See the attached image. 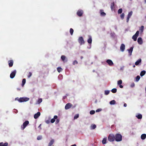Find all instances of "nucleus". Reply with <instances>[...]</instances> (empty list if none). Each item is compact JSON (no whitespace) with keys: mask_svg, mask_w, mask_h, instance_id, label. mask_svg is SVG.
<instances>
[{"mask_svg":"<svg viewBox=\"0 0 146 146\" xmlns=\"http://www.w3.org/2000/svg\"><path fill=\"white\" fill-rule=\"evenodd\" d=\"M115 141L117 142H119L122 140V136L119 133H117L115 135Z\"/></svg>","mask_w":146,"mask_h":146,"instance_id":"f257e3e1","label":"nucleus"},{"mask_svg":"<svg viewBox=\"0 0 146 146\" xmlns=\"http://www.w3.org/2000/svg\"><path fill=\"white\" fill-rule=\"evenodd\" d=\"M108 140L110 142H113L115 140V135L112 133L109 135L108 137Z\"/></svg>","mask_w":146,"mask_h":146,"instance_id":"f03ea898","label":"nucleus"},{"mask_svg":"<svg viewBox=\"0 0 146 146\" xmlns=\"http://www.w3.org/2000/svg\"><path fill=\"white\" fill-rule=\"evenodd\" d=\"M29 100V98L27 97L20 98L17 100L20 102H26Z\"/></svg>","mask_w":146,"mask_h":146,"instance_id":"7ed1b4c3","label":"nucleus"},{"mask_svg":"<svg viewBox=\"0 0 146 146\" xmlns=\"http://www.w3.org/2000/svg\"><path fill=\"white\" fill-rule=\"evenodd\" d=\"M29 122L28 121H26L23 123V124L21 126V129L22 130H24L26 127L29 124Z\"/></svg>","mask_w":146,"mask_h":146,"instance_id":"20e7f679","label":"nucleus"},{"mask_svg":"<svg viewBox=\"0 0 146 146\" xmlns=\"http://www.w3.org/2000/svg\"><path fill=\"white\" fill-rule=\"evenodd\" d=\"M78 41L81 45L84 44L85 42L82 36H80L79 37Z\"/></svg>","mask_w":146,"mask_h":146,"instance_id":"39448f33","label":"nucleus"},{"mask_svg":"<svg viewBox=\"0 0 146 146\" xmlns=\"http://www.w3.org/2000/svg\"><path fill=\"white\" fill-rule=\"evenodd\" d=\"M16 72L17 71L16 70H14L13 72H12L11 73L10 75V78L11 79L13 78L15 76L16 74Z\"/></svg>","mask_w":146,"mask_h":146,"instance_id":"423d86ee","label":"nucleus"},{"mask_svg":"<svg viewBox=\"0 0 146 146\" xmlns=\"http://www.w3.org/2000/svg\"><path fill=\"white\" fill-rule=\"evenodd\" d=\"M73 105L71 103H68L66 104L65 106V108L66 110H68Z\"/></svg>","mask_w":146,"mask_h":146,"instance_id":"0eeeda50","label":"nucleus"},{"mask_svg":"<svg viewBox=\"0 0 146 146\" xmlns=\"http://www.w3.org/2000/svg\"><path fill=\"white\" fill-rule=\"evenodd\" d=\"M61 58L64 62H66L68 61L67 58L64 55H62L61 57Z\"/></svg>","mask_w":146,"mask_h":146,"instance_id":"6e6552de","label":"nucleus"},{"mask_svg":"<svg viewBox=\"0 0 146 146\" xmlns=\"http://www.w3.org/2000/svg\"><path fill=\"white\" fill-rule=\"evenodd\" d=\"M83 13V12L82 10H79L77 11V14L78 16L81 17L82 16Z\"/></svg>","mask_w":146,"mask_h":146,"instance_id":"1a4fd4ad","label":"nucleus"},{"mask_svg":"<svg viewBox=\"0 0 146 146\" xmlns=\"http://www.w3.org/2000/svg\"><path fill=\"white\" fill-rule=\"evenodd\" d=\"M106 62L108 63L109 65L111 66L113 65V63L112 61L110 59H108L106 60Z\"/></svg>","mask_w":146,"mask_h":146,"instance_id":"9d476101","label":"nucleus"},{"mask_svg":"<svg viewBox=\"0 0 146 146\" xmlns=\"http://www.w3.org/2000/svg\"><path fill=\"white\" fill-rule=\"evenodd\" d=\"M125 48V46L124 44H122L120 46V49L122 52H123Z\"/></svg>","mask_w":146,"mask_h":146,"instance_id":"9b49d317","label":"nucleus"},{"mask_svg":"<svg viewBox=\"0 0 146 146\" xmlns=\"http://www.w3.org/2000/svg\"><path fill=\"white\" fill-rule=\"evenodd\" d=\"M8 64L9 67L13 66V60H9L8 61Z\"/></svg>","mask_w":146,"mask_h":146,"instance_id":"f8f14e48","label":"nucleus"},{"mask_svg":"<svg viewBox=\"0 0 146 146\" xmlns=\"http://www.w3.org/2000/svg\"><path fill=\"white\" fill-rule=\"evenodd\" d=\"M137 42L139 44H142L143 42L142 38L141 37H139L137 39Z\"/></svg>","mask_w":146,"mask_h":146,"instance_id":"ddd939ff","label":"nucleus"},{"mask_svg":"<svg viewBox=\"0 0 146 146\" xmlns=\"http://www.w3.org/2000/svg\"><path fill=\"white\" fill-rule=\"evenodd\" d=\"M58 116L56 115H55L54 117V118L50 120V122L52 123H54L55 121V119H57Z\"/></svg>","mask_w":146,"mask_h":146,"instance_id":"4468645a","label":"nucleus"},{"mask_svg":"<svg viewBox=\"0 0 146 146\" xmlns=\"http://www.w3.org/2000/svg\"><path fill=\"white\" fill-rule=\"evenodd\" d=\"M40 113L39 112H38L37 113L35 114L34 115V118L36 119L40 115Z\"/></svg>","mask_w":146,"mask_h":146,"instance_id":"2eb2a0df","label":"nucleus"},{"mask_svg":"<svg viewBox=\"0 0 146 146\" xmlns=\"http://www.w3.org/2000/svg\"><path fill=\"white\" fill-rule=\"evenodd\" d=\"M89 38L88 39L87 41L88 43L91 44L92 42V38L91 36H88Z\"/></svg>","mask_w":146,"mask_h":146,"instance_id":"dca6fc26","label":"nucleus"},{"mask_svg":"<svg viewBox=\"0 0 146 146\" xmlns=\"http://www.w3.org/2000/svg\"><path fill=\"white\" fill-rule=\"evenodd\" d=\"M100 12L101 16H104L106 15V13L104 12V10H100Z\"/></svg>","mask_w":146,"mask_h":146,"instance_id":"f3484780","label":"nucleus"},{"mask_svg":"<svg viewBox=\"0 0 146 146\" xmlns=\"http://www.w3.org/2000/svg\"><path fill=\"white\" fill-rule=\"evenodd\" d=\"M141 58L139 59L135 63V64L137 66L138 65L139 63L141 62Z\"/></svg>","mask_w":146,"mask_h":146,"instance_id":"a211bd4d","label":"nucleus"},{"mask_svg":"<svg viewBox=\"0 0 146 146\" xmlns=\"http://www.w3.org/2000/svg\"><path fill=\"white\" fill-rule=\"evenodd\" d=\"M8 143L6 142L5 143H3L2 142L0 143V146H8Z\"/></svg>","mask_w":146,"mask_h":146,"instance_id":"6ab92c4d","label":"nucleus"},{"mask_svg":"<svg viewBox=\"0 0 146 146\" xmlns=\"http://www.w3.org/2000/svg\"><path fill=\"white\" fill-rule=\"evenodd\" d=\"M54 140L53 139H52L48 143V146H51L52 145H53L54 143Z\"/></svg>","mask_w":146,"mask_h":146,"instance_id":"aec40b11","label":"nucleus"},{"mask_svg":"<svg viewBox=\"0 0 146 146\" xmlns=\"http://www.w3.org/2000/svg\"><path fill=\"white\" fill-rule=\"evenodd\" d=\"M133 47H130V48L129 49H128V51L129 53V54H130V55H131V54L132 52L133 51Z\"/></svg>","mask_w":146,"mask_h":146,"instance_id":"412c9836","label":"nucleus"},{"mask_svg":"<svg viewBox=\"0 0 146 146\" xmlns=\"http://www.w3.org/2000/svg\"><path fill=\"white\" fill-rule=\"evenodd\" d=\"M111 8L112 10H113L114 9V2L111 3Z\"/></svg>","mask_w":146,"mask_h":146,"instance_id":"4be33fe9","label":"nucleus"},{"mask_svg":"<svg viewBox=\"0 0 146 146\" xmlns=\"http://www.w3.org/2000/svg\"><path fill=\"white\" fill-rule=\"evenodd\" d=\"M146 138V134H142L141 136V138L143 140L145 139Z\"/></svg>","mask_w":146,"mask_h":146,"instance_id":"5701e85b","label":"nucleus"},{"mask_svg":"<svg viewBox=\"0 0 146 146\" xmlns=\"http://www.w3.org/2000/svg\"><path fill=\"white\" fill-rule=\"evenodd\" d=\"M146 71L145 70H143L141 72L140 75L141 76H144L145 74Z\"/></svg>","mask_w":146,"mask_h":146,"instance_id":"b1692460","label":"nucleus"},{"mask_svg":"<svg viewBox=\"0 0 146 146\" xmlns=\"http://www.w3.org/2000/svg\"><path fill=\"white\" fill-rule=\"evenodd\" d=\"M137 37L138 36H137L134 35L132 36V38L134 41H136L137 40Z\"/></svg>","mask_w":146,"mask_h":146,"instance_id":"393cba45","label":"nucleus"},{"mask_svg":"<svg viewBox=\"0 0 146 146\" xmlns=\"http://www.w3.org/2000/svg\"><path fill=\"white\" fill-rule=\"evenodd\" d=\"M107 141V138H104L103 139L102 141V143L103 144H104L106 143Z\"/></svg>","mask_w":146,"mask_h":146,"instance_id":"a878e982","label":"nucleus"},{"mask_svg":"<svg viewBox=\"0 0 146 146\" xmlns=\"http://www.w3.org/2000/svg\"><path fill=\"white\" fill-rule=\"evenodd\" d=\"M22 86H23L26 83V79L25 78H24L22 80Z\"/></svg>","mask_w":146,"mask_h":146,"instance_id":"bb28decb","label":"nucleus"},{"mask_svg":"<svg viewBox=\"0 0 146 146\" xmlns=\"http://www.w3.org/2000/svg\"><path fill=\"white\" fill-rule=\"evenodd\" d=\"M91 129H94L96 127V125L95 124H92L91 126Z\"/></svg>","mask_w":146,"mask_h":146,"instance_id":"cd10ccee","label":"nucleus"},{"mask_svg":"<svg viewBox=\"0 0 146 146\" xmlns=\"http://www.w3.org/2000/svg\"><path fill=\"white\" fill-rule=\"evenodd\" d=\"M115 103H116V102L114 100L111 101L110 102V104L111 105L115 104Z\"/></svg>","mask_w":146,"mask_h":146,"instance_id":"c85d7f7f","label":"nucleus"},{"mask_svg":"<svg viewBox=\"0 0 146 146\" xmlns=\"http://www.w3.org/2000/svg\"><path fill=\"white\" fill-rule=\"evenodd\" d=\"M136 117L138 119H141L142 117V115L141 114H139L137 115H136Z\"/></svg>","mask_w":146,"mask_h":146,"instance_id":"c756f323","label":"nucleus"},{"mask_svg":"<svg viewBox=\"0 0 146 146\" xmlns=\"http://www.w3.org/2000/svg\"><path fill=\"white\" fill-rule=\"evenodd\" d=\"M57 70L58 72H61L62 70V69L61 67H60L57 68Z\"/></svg>","mask_w":146,"mask_h":146,"instance_id":"7c9ffc66","label":"nucleus"},{"mask_svg":"<svg viewBox=\"0 0 146 146\" xmlns=\"http://www.w3.org/2000/svg\"><path fill=\"white\" fill-rule=\"evenodd\" d=\"M132 13H133V12L132 11H131L130 12H129V13L128 14V15H127V17L129 18H130V17L132 15Z\"/></svg>","mask_w":146,"mask_h":146,"instance_id":"2f4dec72","label":"nucleus"},{"mask_svg":"<svg viewBox=\"0 0 146 146\" xmlns=\"http://www.w3.org/2000/svg\"><path fill=\"white\" fill-rule=\"evenodd\" d=\"M117 90L116 88H114L112 89L111 92L113 93H115L117 92Z\"/></svg>","mask_w":146,"mask_h":146,"instance_id":"473e14b6","label":"nucleus"},{"mask_svg":"<svg viewBox=\"0 0 146 146\" xmlns=\"http://www.w3.org/2000/svg\"><path fill=\"white\" fill-rule=\"evenodd\" d=\"M122 9L121 8L119 9L118 11L117 12L118 14H121L122 12Z\"/></svg>","mask_w":146,"mask_h":146,"instance_id":"72a5a7b5","label":"nucleus"},{"mask_svg":"<svg viewBox=\"0 0 146 146\" xmlns=\"http://www.w3.org/2000/svg\"><path fill=\"white\" fill-rule=\"evenodd\" d=\"M125 14L124 13H123L121 15L120 17L122 19H123L124 18Z\"/></svg>","mask_w":146,"mask_h":146,"instance_id":"f704fd0d","label":"nucleus"},{"mask_svg":"<svg viewBox=\"0 0 146 146\" xmlns=\"http://www.w3.org/2000/svg\"><path fill=\"white\" fill-rule=\"evenodd\" d=\"M70 34L71 35H73V32H74V30L72 28H70Z\"/></svg>","mask_w":146,"mask_h":146,"instance_id":"c9c22d12","label":"nucleus"},{"mask_svg":"<svg viewBox=\"0 0 146 146\" xmlns=\"http://www.w3.org/2000/svg\"><path fill=\"white\" fill-rule=\"evenodd\" d=\"M42 101V99L41 98L39 99L38 101H37V103L38 104H40L41 103Z\"/></svg>","mask_w":146,"mask_h":146,"instance_id":"e433bc0d","label":"nucleus"},{"mask_svg":"<svg viewBox=\"0 0 146 146\" xmlns=\"http://www.w3.org/2000/svg\"><path fill=\"white\" fill-rule=\"evenodd\" d=\"M140 77L139 76H137L136 78V81H137V82L140 79Z\"/></svg>","mask_w":146,"mask_h":146,"instance_id":"4c0bfd02","label":"nucleus"},{"mask_svg":"<svg viewBox=\"0 0 146 146\" xmlns=\"http://www.w3.org/2000/svg\"><path fill=\"white\" fill-rule=\"evenodd\" d=\"M122 80H120L118 81L117 82V84L118 85H120L122 84Z\"/></svg>","mask_w":146,"mask_h":146,"instance_id":"58836bf2","label":"nucleus"},{"mask_svg":"<svg viewBox=\"0 0 146 146\" xmlns=\"http://www.w3.org/2000/svg\"><path fill=\"white\" fill-rule=\"evenodd\" d=\"M110 93V91L109 90H105V94L106 95H108Z\"/></svg>","mask_w":146,"mask_h":146,"instance_id":"ea45409f","label":"nucleus"},{"mask_svg":"<svg viewBox=\"0 0 146 146\" xmlns=\"http://www.w3.org/2000/svg\"><path fill=\"white\" fill-rule=\"evenodd\" d=\"M79 115L78 114H76V115H75L74 116V119H77L79 117Z\"/></svg>","mask_w":146,"mask_h":146,"instance_id":"a19ab883","label":"nucleus"},{"mask_svg":"<svg viewBox=\"0 0 146 146\" xmlns=\"http://www.w3.org/2000/svg\"><path fill=\"white\" fill-rule=\"evenodd\" d=\"M90 114L92 115L95 113V111L94 110H91L90 111Z\"/></svg>","mask_w":146,"mask_h":146,"instance_id":"79ce46f5","label":"nucleus"},{"mask_svg":"<svg viewBox=\"0 0 146 146\" xmlns=\"http://www.w3.org/2000/svg\"><path fill=\"white\" fill-rule=\"evenodd\" d=\"M144 27L143 26H142L140 29V30L141 31L143 32L144 29Z\"/></svg>","mask_w":146,"mask_h":146,"instance_id":"37998d69","label":"nucleus"},{"mask_svg":"<svg viewBox=\"0 0 146 146\" xmlns=\"http://www.w3.org/2000/svg\"><path fill=\"white\" fill-rule=\"evenodd\" d=\"M78 63V62L76 60H74L73 62V64L75 65V64H77Z\"/></svg>","mask_w":146,"mask_h":146,"instance_id":"c03bdc74","label":"nucleus"},{"mask_svg":"<svg viewBox=\"0 0 146 146\" xmlns=\"http://www.w3.org/2000/svg\"><path fill=\"white\" fill-rule=\"evenodd\" d=\"M42 139V137L41 136H39L37 137V139L38 140H41Z\"/></svg>","mask_w":146,"mask_h":146,"instance_id":"a18cd8bd","label":"nucleus"},{"mask_svg":"<svg viewBox=\"0 0 146 146\" xmlns=\"http://www.w3.org/2000/svg\"><path fill=\"white\" fill-rule=\"evenodd\" d=\"M32 75V74L31 72H29V75L28 76V77L29 78Z\"/></svg>","mask_w":146,"mask_h":146,"instance_id":"49530a36","label":"nucleus"},{"mask_svg":"<svg viewBox=\"0 0 146 146\" xmlns=\"http://www.w3.org/2000/svg\"><path fill=\"white\" fill-rule=\"evenodd\" d=\"M139 32L138 31H137L135 34L136 36H138L139 35Z\"/></svg>","mask_w":146,"mask_h":146,"instance_id":"de8ad7c7","label":"nucleus"},{"mask_svg":"<svg viewBox=\"0 0 146 146\" xmlns=\"http://www.w3.org/2000/svg\"><path fill=\"white\" fill-rule=\"evenodd\" d=\"M56 121L55 122L56 124H57L59 122V119H56Z\"/></svg>","mask_w":146,"mask_h":146,"instance_id":"09e8293b","label":"nucleus"},{"mask_svg":"<svg viewBox=\"0 0 146 146\" xmlns=\"http://www.w3.org/2000/svg\"><path fill=\"white\" fill-rule=\"evenodd\" d=\"M45 122L47 124H49L50 123V121L49 120H46L45 121Z\"/></svg>","mask_w":146,"mask_h":146,"instance_id":"8fccbe9b","label":"nucleus"},{"mask_svg":"<svg viewBox=\"0 0 146 146\" xmlns=\"http://www.w3.org/2000/svg\"><path fill=\"white\" fill-rule=\"evenodd\" d=\"M135 84L134 83H133L131 84V87H133L135 86Z\"/></svg>","mask_w":146,"mask_h":146,"instance_id":"3c124183","label":"nucleus"},{"mask_svg":"<svg viewBox=\"0 0 146 146\" xmlns=\"http://www.w3.org/2000/svg\"><path fill=\"white\" fill-rule=\"evenodd\" d=\"M130 18L127 17V23L128 22Z\"/></svg>","mask_w":146,"mask_h":146,"instance_id":"603ef678","label":"nucleus"},{"mask_svg":"<svg viewBox=\"0 0 146 146\" xmlns=\"http://www.w3.org/2000/svg\"><path fill=\"white\" fill-rule=\"evenodd\" d=\"M101 110L100 109H98L97 110H96V112H98L100 111H101Z\"/></svg>","mask_w":146,"mask_h":146,"instance_id":"864d4df0","label":"nucleus"},{"mask_svg":"<svg viewBox=\"0 0 146 146\" xmlns=\"http://www.w3.org/2000/svg\"><path fill=\"white\" fill-rule=\"evenodd\" d=\"M124 68V66L121 67L120 68V70H123Z\"/></svg>","mask_w":146,"mask_h":146,"instance_id":"5fc2aeb1","label":"nucleus"},{"mask_svg":"<svg viewBox=\"0 0 146 146\" xmlns=\"http://www.w3.org/2000/svg\"><path fill=\"white\" fill-rule=\"evenodd\" d=\"M119 87L120 88H122L123 87V86L121 85H119Z\"/></svg>","mask_w":146,"mask_h":146,"instance_id":"6e6d98bb","label":"nucleus"},{"mask_svg":"<svg viewBox=\"0 0 146 146\" xmlns=\"http://www.w3.org/2000/svg\"><path fill=\"white\" fill-rule=\"evenodd\" d=\"M127 106V104H126V103H125L124 104V106L125 107H126Z\"/></svg>","mask_w":146,"mask_h":146,"instance_id":"4d7b16f0","label":"nucleus"},{"mask_svg":"<svg viewBox=\"0 0 146 146\" xmlns=\"http://www.w3.org/2000/svg\"><path fill=\"white\" fill-rule=\"evenodd\" d=\"M66 96H64L63 97V99H65L66 98Z\"/></svg>","mask_w":146,"mask_h":146,"instance_id":"13d9d810","label":"nucleus"},{"mask_svg":"<svg viewBox=\"0 0 146 146\" xmlns=\"http://www.w3.org/2000/svg\"><path fill=\"white\" fill-rule=\"evenodd\" d=\"M83 58V56H81L80 57V58H81V59H82Z\"/></svg>","mask_w":146,"mask_h":146,"instance_id":"bf43d9fd","label":"nucleus"},{"mask_svg":"<svg viewBox=\"0 0 146 146\" xmlns=\"http://www.w3.org/2000/svg\"><path fill=\"white\" fill-rule=\"evenodd\" d=\"M41 124H40V125H39V126H38V127H40V126H41Z\"/></svg>","mask_w":146,"mask_h":146,"instance_id":"052dcab7","label":"nucleus"},{"mask_svg":"<svg viewBox=\"0 0 146 146\" xmlns=\"http://www.w3.org/2000/svg\"><path fill=\"white\" fill-rule=\"evenodd\" d=\"M135 65H133V68H135Z\"/></svg>","mask_w":146,"mask_h":146,"instance_id":"680f3d73","label":"nucleus"},{"mask_svg":"<svg viewBox=\"0 0 146 146\" xmlns=\"http://www.w3.org/2000/svg\"><path fill=\"white\" fill-rule=\"evenodd\" d=\"M17 90H21L20 89L18 88L17 89Z\"/></svg>","mask_w":146,"mask_h":146,"instance_id":"e2e57ef3","label":"nucleus"},{"mask_svg":"<svg viewBox=\"0 0 146 146\" xmlns=\"http://www.w3.org/2000/svg\"><path fill=\"white\" fill-rule=\"evenodd\" d=\"M145 3H146V0H144Z\"/></svg>","mask_w":146,"mask_h":146,"instance_id":"0e129e2a","label":"nucleus"},{"mask_svg":"<svg viewBox=\"0 0 146 146\" xmlns=\"http://www.w3.org/2000/svg\"><path fill=\"white\" fill-rule=\"evenodd\" d=\"M130 1H131L132 0H130Z\"/></svg>","mask_w":146,"mask_h":146,"instance_id":"69168bd1","label":"nucleus"}]
</instances>
